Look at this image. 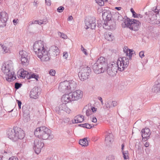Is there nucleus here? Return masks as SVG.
<instances>
[{
    "instance_id": "37",
    "label": "nucleus",
    "mask_w": 160,
    "mask_h": 160,
    "mask_svg": "<svg viewBox=\"0 0 160 160\" xmlns=\"http://www.w3.org/2000/svg\"><path fill=\"white\" fill-rule=\"evenodd\" d=\"M97 4L100 6H103L104 4V2L107 0H95Z\"/></svg>"
},
{
    "instance_id": "24",
    "label": "nucleus",
    "mask_w": 160,
    "mask_h": 160,
    "mask_svg": "<svg viewBox=\"0 0 160 160\" xmlns=\"http://www.w3.org/2000/svg\"><path fill=\"white\" fill-rule=\"evenodd\" d=\"M48 22L47 20L46 19L43 20H36L33 21H30L29 23V26L32 25L33 24H38L41 25L42 24H46Z\"/></svg>"
},
{
    "instance_id": "17",
    "label": "nucleus",
    "mask_w": 160,
    "mask_h": 160,
    "mask_svg": "<svg viewBox=\"0 0 160 160\" xmlns=\"http://www.w3.org/2000/svg\"><path fill=\"white\" fill-rule=\"evenodd\" d=\"M16 134L15 137V141L18 139H23L25 136L24 131L20 128L17 127L16 128Z\"/></svg>"
},
{
    "instance_id": "60",
    "label": "nucleus",
    "mask_w": 160,
    "mask_h": 160,
    "mask_svg": "<svg viewBox=\"0 0 160 160\" xmlns=\"http://www.w3.org/2000/svg\"><path fill=\"white\" fill-rule=\"evenodd\" d=\"M18 19L16 20V19H14L13 20V22L14 25H16V24L17 23V21Z\"/></svg>"
},
{
    "instance_id": "19",
    "label": "nucleus",
    "mask_w": 160,
    "mask_h": 160,
    "mask_svg": "<svg viewBox=\"0 0 160 160\" xmlns=\"http://www.w3.org/2000/svg\"><path fill=\"white\" fill-rule=\"evenodd\" d=\"M72 97L71 92L68 94H65L62 96L61 98V101L62 102L65 103L73 101Z\"/></svg>"
},
{
    "instance_id": "12",
    "label": "nucleus",
    "mask_w": 160,
    "mask_h": 160,
    "mask_svg": "<svg viewBox=\"0 0 160 160\" xmlns=\"http://www.w3.org/2000/svg\"><path fill=\"white\" fill-rule=\"evenodd\" d=\"M73 101H77L82 98L83 92L80 90H77L71 92Z\"/></svg>"
},
{
    "instance_id": "47",
    "label": "nucleus",
    "mask_w": 160,
    "mask_h": 160,
    "mask_svg": "<svg viewBox=\"0 0 160 160\" xmlns=\"http://www.w3.org/2000/svg\"><path fill=\"white\" fill-rule=\"evenodd\" d=\"M68 56V54L67 52H64L63 53V57L64 59H67Z\"/></svg>"
},
{
    "instance_id": "45",
    "label": "nucleus",
    "mask_w": 160,
    "mask_h": 160,
    "mask_svg": "<svg viewBox=\"0 0 160 160\" xmlns=\"http://www.w3.org/2000/svg\"><path fill=\"white\" fill-rule=\"evenodd\" d=\"M130 11H131V12H132V14L134 18H136V17H138L137 16V15L136 13L134 11V10L133 9V8H131V9Z\"/></svg>"
},
{
    "instance_id": "25",
    "label": "nucleus",
    "mask_w": 160,
    "mask_h": 160,
    "mask_svg": "<svg viewBox=\"0 0 160 160\" xmlns=\"http://www.w3.org/2000/svg\"><path fill=\"white\" fill-rule=\"evenodd\" d=\"M113 141V135L111 133H108L105 138V142L106 144H110Z\"/></svg>"
},
{
    "instance_id": "33",
    "label": "nucleus",
    "mask_w": 160,
    "mask_h": 160,
    "mask_svg": "<svg viewBox=\"0 0 160 160\" xmlns=\"http://www.w3.org/2000/svg\"><path fill=\"white\" fill-rule=\"evenodd\" d=\"M28 79H30L31 78H34L36 80H38V75H37L36 74L30 73V74H28Z\"/></svg>"
},
{
    "instance_id": "8",
    "label": "nucleus",
    "mask_w": 160,
    "mask_h": 160,
    "mask_svg": "<svg viewBox=\"0 0 160 160\" xmlns=\"http://www.w3.org/2000/svg\"><path fill=\"white\" fill-rule=\"evenodd\" d=\"M117 64L114 62H111L108 65L106 68V71L108 74L111 77H113L116 74L118 67Z\"/></svg>"
},
{
    "instance_id": "28",
    "label": "nucleus",
    "mask_w": 160,
    "mask_h": 160,
    "mask_svg": "<svg viewBox=\"0 0 160 160\" xmlns=\"http://www.w3.org/2000/svg\"><path fill=\"white\" fill-rule=\"evenodd\" d=\"M131 22V20H130V19L127 18L126 19H125L123 23L122 24V26L124 28L128 27L130 28Z\"/></svg>"
},
{
    "instance_id": "54",
    "label": "nucleus",
    "mask_w": 160,
    "mask_h": 160,
    "mask_svg": "<svg viewBox=\"0 0 160 160\" xmlns=\"http://www.w3.org/2000/svg\"><path fill=\"white\" fill-rule=\"evenodd\" d=\"M90 108L91 109V111H92V113L95 112L97 111V108L94 107H91Z\"/></svg>"
},
{
    "instance_id": "22",
    "label": "nucleus",
    "mask_w": 160,
    "mask_h": 160,
    "mask_svg": "<svg viewBox=\"0 0 160 160\" xmlns=\"http://www.w3.org/2000/svg\"><path fill=\"white\" fill-rule=\"evenodd\" d=\"M49 52L52 55L54 56H57L59 53L58 47L55 46H51L49 49Z\"/></svg>"
},
{
    "instance_id": "31",
    "label": "nucleus",
    "mask_w": 160,
    "mask_h": 160,
    "mask_svg": "<svg viewBox=\"0 0 160 160\" xmlns=\"http://www.w3.org/2000/svg\"><path fill=\"white\" fill-rule=\"evenodd\" d=\"M2 50L4 53H9L10 52V48L5 45H2L1 46Z\"/></svg>"
},
{
    "instance_id": "51",
    "label": "nucleus",
    "mask_w": 160,
    "mask_h": 160,
    "mask_svg": "<svg viewBox=\"0 0 160 160\" xmlns=\"http://www.w3.org/2000/svg\"><path fill=\"white\" fill-rule=\"evenodd\" d=\"M139 56L142 58L144 57V51H142L139 52Z\"/></svg>"
},
{
    "instance_id": "40",
    "label": "nucleus",
    "mask_w": 160,
    "mask_h": 160,
    "mask_svg": "<svg viewBox=\"0 0 160 160\" xmlns=\"http://www.w3.org/2000/svg\"><path fill=\"white\" fill-rule=\"evenodd\" d=\"M104 107L105 108H110L112 107L111 102L110 101L107 102Z\"/></svg>"
},
{
    "instance_id": "16",
    "label": "nucleus",
    "mask_w": 160,
    "mask_h": 160,
    "mask_svg": "<svg viewBox=\"0 0 160 160\" xmlns=\"http://www.w3.org/2000/svg\"><path fill=\"white\" fill-rule=\"evenodd\" d=\"M140 24L141 23L139 21L134 19H132L130 29L133 30L137 31Z\"/></svg>"
},
{
    "instance_id": "2",
    "label": "nucleus",
    "mask_w": 160,
    "mask_h": 160,
    "mask_svg": "<svg viewBox=\"0 0 160 160\" xmlns=\"http://www.w3.org/2000/svg\"><path fill=\"white\" fill-rule=\"evenodd\" d=\"M2 70L5 75L6 79L8 82H12L16 79L13 71V63L10 60L5 62L2 65Z\"/></svg>"
},
{
    "instance_id": "57",
    "label": "nucleus",
    "mask_w": 160,
    "mask_h": 160,
    "mask_svg": "<svg viewBox=\"0 0 160 160\" xmlns=\"http://www.w3.org/2000/svg\"><path fill=\"white\" fill-rule=\"evenodd\" d=\"M18 102V105L19 109L21 108V105L22 104V102L21 101L19 100H17Z\"/></svg>"
},
{
    "instance_id": "18",
    "label": "nucleus",
    "mask_w": 160,
    "mask_h": 160,
    "mask_svg": "<svg viewBox=\"0 0 160 160\" xmlns=\"http://www.w3.org/2000/svg\"><path fill=\"white\" fill-rule=\"evenodd\" d=\"M115 24L111 20L104 21L103 27L106 29H113L115 27Z\"/></svg>"
},
{
    "instance_id": "38",
    "label": "nucleus",
    "mask_w": 160,
    "mask_h": 160,
    "mask_svg": "<svg viewBox=\"0 0 160 160\" xmlns=\"http://www.w3.org/2000/svg\"><path fill=\"white\" fill-rule=\"evenodd\" d=\"M83 127L85 128L88 129H90L91 128L94 127V125L93 124H89L88 123H85L83 124H82Z\"/></svg>"
},
{
    "instance_id": "49",
    "label": "nucleus",
    "mask_w": 160,
    "mask_h": 160,
    "mask_svg": "<svg viewBox=\"0 0 160 160\" xmlns=\"http://www.w3.org/2000/svg\"><path fill=\"white\" fill-rule=\"evenodd\" d=\"M39 3V2L38 0H34L33 2V5L35 7H37Z\"/></svg>"
},
{
    "instance_id": "11",
    "label": "nucleus",
    "mask_w": 160,
    "mask_h": 160,
    "mask_svg": "<svg viewBox=\"0 0 160 160\" xmlns=\"http://www.w3.org/2000/svg\"><path fill=\"white\" fill-rule=\"evenodd\" d=\"M55 110L58 114H60L63 111L69 113L70 112V110L67 107L65 103H61L55 108Z\"/></svg>"
},
{
    "instance_id": "29",
    "label": "nucleus",
    "mask_w": 160,
    "mask_h": 160,
    "mask_svg": "<svg viewBox=\"0 0 160 160\" xmlns=\"http://www.w3.org/2000/svg\"><path fill=\"white\" fill-rule=\"evenodd\" d=\"M152 92L154 93H158L160 91V85L155 84L153 86L152 89Z\"/></svg>"
},
{
    "instance_id": "41",
    "label": "nucleus",
    "mask_w": 160,
    "mask_h": 160,
    "mask_svg": "<svg viewBox=\"0 0 160 160\" xmlns=\"http://www.w3.org/2000/svg\"><path fill=\"white\" fill-rule=\"evenodd\" d=\"M115 158V156L113 154H110L107 157V160H114Z\"/></svg>"
},
{
    "instance_id": "13",
    "label": "nucleus",
    "mask_w": 160,
    "mask_h": 160,
    "mask_svg": "<svg viewBox=\"0 0 160 160\" xmlns=\"http://www.w3.org/2000/svg\"><path fill=\"white\" fill-rule=\"evenodd\" d=\"M8 18V15L6 12H0V27H3L6 26Z\"/></svg>"
},
{
    "instance_id": "35",
    "label": "nucleus",
    "mask_w": 160,
    "mask_h": 160,
    "mask_svg": "<svg viewBox=\"0 0 160 160\" xmlns=\"http://www.w3.org/2000/svg\"><path fill=\"white\" fill-rule=\"evenodd\" d=\"M123 155V157L124 158V160H127V159H128L129 156H128V151H123L122 152Z\"/></svg>"
},
{
    "instance_id": "59",
    "label": "nucleus",
    "mask_w": 160,
    "mask_h": 160,
    "mask_svg": "<svg viewBox=\"0 0 160 160\" xmlns=\"http://www.w3.org/2000/svg\"><path fill=\"white\" fill-rule=\"evenodd\" d=\"M98 99L101 101L102 104L103 105V102L102 98L101 97H98Z\"/></svg>"
},
{
    "instance_id": "20",
    "label": "nucleus",
    "mask_w": 160,
    "mask_h": 160,
    "mask_svg": "<svg viewBox=\"0 0 160 160\" xmlns=\"http://www.w3.org/2000/svg\"><path fill=\"white\" fill-rule=\"evenodd\" d=\"M102 17L104 21L111 20L112 16L109 10H104L102 13Z\"/></svg>"
},
{
    "instance_id": "46",
    "label": "nucleus",
    "mask_w": 160,
    "mask_h": 160,
    "mask_svg": "<svg viewBox=\"0 0 160 160\" xmlns=\"http://www.w3.org/2000/svg\"><path fill=\"white\" fill-rule=\"evenodd\" d=\"M56 73L55 71L54 70L51 69L49 71V74L51 75L54 76Z\"/></svg>"
},
{
    "instance_id": "64",
    "label": "nucleus",
    "mask_w": 160,
    "mask_h": 160,
    "mask_svg": "<svg viewBox=\"0 0 160 160\" xmlns=\"http://www.w3.org/2000/svg\"><path fill=\"white\" fill-rule=\"evenodd\" d=\"M46 160H53V158L52 157H49L47 158Z\"/></svg>"
},
{
    "instance_id": "32",
    "label": "nucleus",
    "mask_w": 160,
    "mask_h": 160,
    "mask_svg": "<svg viewBox=\"0 0 160 160\" xmlns=\"http://www.w3.org/2000/svg\"><path fill=\"white\" fill-rule=\"evenodd\" d=\"M19 54L20 56V58H28V53L25 51L22 50L19 52Z\"/></svg>"
},
{
    "instance_id": "55",
    "label": "nucleus",
    "mask_w": 160,
    "mask_h": 160,
    "mask_svg": "<svg viewBox=\"0 0 160 160\" xmlns=\"http://www.w3.org/2000/svg\"><path fill=\"white\" fill-rule=\"evenodd\" d=\"M9 160H18V159L15 157L12 156L10 157L9 159Z\"/></svg>"
},
{
    "instance_id": "30",
    "label": "nucleus",
    "mask_w": 160,
    "mask_h": 160,
    "mask_svg": "<svg viewBox=\"0 0 160 160\" xmlns=\"http://www.w3.org/2000/svg\"><path fill=\"white\" fill-rule=\"evenodd\" d=\"M79 144L82 146L86 147L88 145V142L87 138H85L79 141Z\"/></svg>"
},
{
    "instance_id": "39",
    "label": "nucleus",
    "mask_w": 160,
    "mask_h": 160,
    "mask_svg": "<svg viewBox=\"0 0 160 160\" xmlns=\"http://www.w3.org/2000/svg\"><path fill=\"white\" fill-rule=\"evenodd\" d=\"M58 34L61 38L63 39H66L68 38L67 35L63 33L59 32H58Z\"/></svg>"
},
{
    "instance_id": "4",
    "label": "nucleus",
    "mask_w": 160,
    "mask_h": 160,
    "mask_svg": "<svg viewBox=\"0 0 160 160\" xmlns=\"http://www.w3.org/2000/svg\"><path fill=\"white\" fill-rule=\"evenodd\" d=\"M35 135L38 138L43 140L52 139L53 136L51 134V130L45 127H41L37 128L34 132Z\"/></svg>"
},
{
    "instance_id": "48",
    "label": "nucleus",
    "mask_w": 160,
    "mask_h": 160,
    "mask_svg": "<svg viewBox=\"0 0 160 160\" xmlns=\"http://www.w3.org/2000/svg\"><path fill=\"white\" fill-rule=\"evenodd\" d=\"M64 8L62 6L59 7L57 9V11L59 12H62Z\"/></svg>"
},
{
    "instance_id": "23",
    "label": "nucleus",
    "mask_w": 160,
    "mask_h": 160,
    "mask_svg": "<svg viewBox=\"0 0 160 160\" xmlns=\"http://www.w3.org/2000/svg\"><path fill=\"white\" fill-rule=\"evenodd\" d=\"M141 133L142 137L143 138L149 137L150 135V130L148 128H145L142 129Z\"/></svg>"
},
{
    "instance_id": "58",
    "label": "nucleus",
    "mask_w": 160,
    "mask_h": 160,
    "mask_svg": "<svg viewBox=\"0 0 160 160\" xmlns=\"http://www.w3.org/2000/svg\"><path fill=\"white\" fill-rule=\"evenodd\" d=\"M114 8L118 11H120L122 9V8L121 7H115Z\"/></svg>"
},
{
    "instance_id": "15",
    "label": "nucleus",
    "mask_w": 160,
    "mask_h": 160,
    "mask_svg": "<svg viewBox=\"0 0 160 160\" xmlns=\"http://www.w3.org/2000/svg\"><path fill=\"white\" fill-rule=\"evenodd\" d=\"M40 90L38 87H35L32 89L30 92V98L36 99L38 98L40 94Z\"/></svg>"
},
{
    "instance_id": "56",
    "label": "nucleus",
    "mask_w": 160,
    "mask_h": 160,
    "mask_svg": "<svg viewBox=\"0 0 160 160\" xmlns=\"http://www.w3.org/2000/svg\"><path fill=\"white\" fill-rule=\"evenodd\" d=\"M91 121L93 122H97V119L95 117H93L91 120Z\"/></svg>"
},
{
    "instance_id": "26",
    "label": "nucleus",
    "mask_w": 160,
    "mask_h": 160,
    "mask_svg": "<svg viewBox=\"0 0 160 160\" xmlns=\"http://www.w3.org/2000/svg\"><path fill=\"white\" fill-rule=\"evenodd\" d=\"M84 119L83 116L79 115L75 117L74 119L72 120V122L74 123H81L83 121Z\"/></svg>"
},
{
    "instance_id": "63",
    "label": "nucleus",
    "mask_w": 160,
    "mask_h": 160,
    "mask_svg": "<svg viewBox=\"0 0 160 160\" xmlns=\"http://www.w3.org/2000/svg\"><path fill=\"white\" fill-rule=\"evenodd\" d=\"M73 19V17L72 16H69L68 19V21H71Z\"/></svg>"
},
{
    "instance_id": "34",
    "label": "nucleus",
    "mask_w": 160,
    "mask_h": 160,
    "mask_svg": "<svg viewBox=\"0 0 160 160\" xmlns=\"http://www.w3.org/2000/svg\"><path fill=\"white\" fill-rule=\"evenodd\" d=\"M22 64L23 65H27L28 63V58H20Z\"/></svg>"
},
{
    "instance_id": "52",
    "label": "nucleus",
    "mask_w": 160,
    "mask_h": 160,
    "mask_svg": "<svg viewBox=\"0 0 160 160\" xmlns=\"http://www.w3.org/2000/svg\"><path fill=\"white\" fill-rule=\"evenodd\" d=\"M112 106L115 107L117 105V102L116 101H113L111 102Z\"/></svg>"
},
{
    "instance_id": "5",
    "label": "nucleus",
    "mask_w": 160,
    "mask_h": 160,
    "mask_svg": "<svg viewBox=\"0 0 160 160\" xmlns=\"http://www.w3.org/2000/svg\"><path fill=\"white\" fill-rule=\"evenodd\" d=\"M108 63L105 58L103 57H100L93 65L92 68L94 72L98 74L105 72Z\"/></svg>"
},
{
    "instance_id": "10",
    "label": "nucleus",
    "mask_w": 160,
    "mask_h": 160,
    "mask_svg": "<svg viewBox=\"0 0 160 160\" xmlns=\"http://www.w3.org/2000/svg\"><path fill=\"white\" fill-rule=\"evenodd\" d=\"M44 145L43 143L40 138H37L34 141L33 149L35 152L37 154L39 153L42 148Z\"/></svg>"
},
{
    "instance_id": "42",
    "label": "nucleus",
    "mask_w": 160,
    "mask_h": 160,
    "mask_svg": "<svg viewBox=\"0 0 160 160\" xmlns=\"http://www.w3.org/2000/svg\"><path fill=\"white\" fill-rule=\"evenodd\" d=\"M92 113V111H91L90 108L87 109L86 111V114L87 116H89Z\"/></svg>"
},
{
    "instance_id": "3",
    "label": "nucleus",
    "mask_w": 160,
    "mask_h": 160,
    "mask_svg": "<svg viewBox=\"0 0 160 160\" xmlns=\"http://www.w3.org/2000/svg\"><path fill=\"white\" fill-rule=\"evenodd\" d=\"M126 53V57L119 58L117 61L115 62L118 67V70L120 71L124 70L129 64V60L131 59L133 51L131 49L124 50Z\"/></svg>"
},
{
    "instance_id": "7",
    "label": "nucleus",
    "mask_w": 160,
    "mask_h": 160,
    "mask_svg": "<svg viewBox=\"0 0 160 160\" xmlns=\"http://www.w3.org/2000/svg\"><path fill=\"white\" fill-rule=\"evenodd\" d=\"M80 69L78 74L79 78L82 81L87 79L91 72L90 68L86 65L80 67Z\"/></svg>"
},
{
    "instance_id": "6",
    "label": "nucleus",
    "mask_w": 160,
    "mask_h": 160,
    "mask_svg": "<svg viewBox=\"0 0 160 160\" xmlns=\"http://www.w3.org/2000/svg\"><path fill=\"white\" fill-rule=\"evenodd\" d=\"M76 83L73 80L65 81L60 83L58 89L63 92L74 90L76 87Z\"/></svg>"
},
{
    "instance_id": "1",
    "label": "nucleus",
    "mask_w": 160,
    "mask_h": 160,
    "mask_svg": "<svg viewBox=\"0 0 160 160\" xmlns=\"http://www.w3.org/2000/svg\"><path fill=\"white\" fill-rule=\"evenodd\" d=\"M44 42L41 40L36 41L33 44V50L37 57L42 61H47L50 59L49 52L45 47Z\"/></svg>"
},
{
    "instance_id": "53",
    "label": "nucleus",
    "mask_w": 160,
    "mask_h": 160,
    "mask_svg": "<svg viewBox=\"0 0 160 160\" xmlns=\"http://www.w3.org/2000/svg\"><path fill=\"white\" fill-rule=\"evenodd\" d=\"M46 3L48 6H50L51 4L50 0H45Z\"/></svg>"
},
{
    "instance_id": "62",
    "label": "nucleus",
    "mask_w": 160,
    "mask_h": 160,
    "mask_svg": "<svg viewBox=\"0 0 160 160\" xmlns=\"http://www.w3.org/2000/svg\"><path fill=\"white\" fill-rule=\"evenodd\" d=\"M149 143L148 142H146L144 144V146L146 147H148L149 146Z\"/></svg>"
},
{
    "instance_id": "14",
    "label": "nucleus",
    "mask_w": 160,
    "mask_h": 160,
    "mask_svg": "<svg viewBox=\"0 0 160 160\" xmlns=\"http://www.w3.org/2000/svg\"><path fill=\"white\" fill-rule=\"evenodd\" d=\"M16 128H17V127H16L13 128H9L7 131V135L8 137L15 141L16 134H17Z\"/></svg>"
},
{
    "instance_id": "44",
    "label": "nucleus",
    "mask_w": 160,
    "mask_h": 160,
    "mask_svg": "<svg viewBox=\"0 0 160 160\" xmlns=\"http://www.w3.org/2000/svg\"><path fill=\"white\" fill-rule=\"evenodd\" d=\"M81 50L86 55H88V53L87 52V50L85 49L82 45L81 46Z\"/></svg>"
},
{
    "instance_id": "27",
    "label": "nucleus",
    "mask_w": 160,
    "mask_h": 160,
    "mask_svg": "<svg viewBox=\"0 0 160 160\" xmlns=\"http://www.w3.org/2000/svg\"><path fill=\"white\" fill-rule=\"evenodd\" d=\"M104 36L105 38L109 41H112L114 39V36L111 32H106Z\"/></svg>"
},
{
    "instance_id": "43",
    "label": "nucleus",
    "mask_w": 160,
    "mask_h": 160,
    "mask_svg": "<svg viewBox=\"0 0 160 160\" xmlns=\"http://www.w3.org/2000/svg\"><path fill=\"white\" fill-rule=\"evenodd\" d=\"M115 15H116L117 17V18H115V19L117 20H119L120 19L121 20L122 17V16L120 15L118 13H116Z\"/></svg>"
},
{
    "instance_id": "9",
    "label": "nucleus",
    "mask_w": 160,
    "mask_h": 160,
    "mask_svg": "<svg viewBox=\"0 0 160 160\" xmlns=\"http://www.w3.org/2000/svg\"><path fill=\"white\" fill-rule=\"evenodd\" d=\"M96 19L94 17H87L85 20V26L86 29L90 28L94 29L96 26Z\"/></svg>"
},
{
    "instance_id": "50",
    "label": "nucleus",
    "mask_w": 160,
    "mask_h": 160,
    "mask_svg": "<svg viewBox=\"0 0 160 160\" xmlns=\"http://www.w3.org/2000/svg\"><path fill=\"white\" fill-rule=\"evenodd\" d=\"M21 84L18 83H16L15 85V88L16 89H18L19 88H20L21 86Z\"/></svg>"
},
{
    "instance_id": "36",
    "label": "nucleus",
    "mask_w": 160,
    "mask_h": 160,
    "mask_svg": "<svg viewBox=\"0 0 160 160\" xmlns=\"http://www.w3.org/2000/svg\"><path fill=\"white\" fill-rule=\"evenodd\" d=\"M152 11L155 13V15H153L154 17H156L157 14H160V10L156 8L153 7L152 9Z\"/></svg>"
},
{
    "instance_id": "61",
    "label": "nucleus",
    "mask_w": 160,
    "mask_h": 160,
    "mask_svg": "<svg viewBox=\"0 0 160 160\" xmlns=\"http://www.w3.org/2000/svg\"><path fill=\"white\" fill-rule=\"evenodd\" d=\"M157 84H159V85H160V78H158L157 80V81H156V82H155Z\"/></svg>"
},
{
    "instance_id": "21",
    "label": "nucleus",
    "mask_w": 160,
    "mask_h": 160,
    "mask_svg": "<svg viewBox=\"0 0 160 160\" xmlns=\"http://www.w3.org/2000/svg\"><path fill=\"white\" fill-rule=\"evenodd\" d=\"M28 74L29 72H28L24 70L23 69H21L18 72L17 75L18 78H24L26 77L28 79Z\"/></svg>"
}]
</instances>
